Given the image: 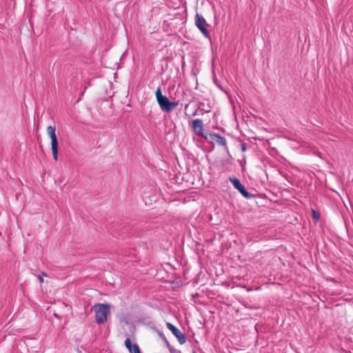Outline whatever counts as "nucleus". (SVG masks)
<instances>
[{
  "label": "nucleus",
  "mask_w": 353,
  "mask_h": 353,
  "mask_svg": "<svg viewBox=\"0 0 353 353\" xmlns=\"http://www.w3.org/2000/svg\"><path fill=\"white\" fill-rule=\"evenodd\" d=\"M95 312V319L98 324H103L107 321L108 314H109L108 305L97 303L94 306Z\"/></svg>",
  "instance_id": "obj_1"
},
{
  "label": "nucleus",
  "mask_w": 353,
  "mask_h": 353,
  "mask_svg": "<svg viewBox=\"0 0 353 353\" xmlns=\"http://www.w3.org/2000/svg\"><path fill=\"white\" fill-rule=\"evenodd\" d=\"M55 128L50 125L47 128V132L51 139V150L54 161L58 160V141L56 135Z\"/></svg>",
  "instance_id": "obj_2"
},
{
  "label": "nucleus",
  "mask_w": 353,
  "mask_h": 353,
  "mask_svg": "<svg viewBox=\"0 0 353 353\" xmlns=\"http://www.w3.org/2000/svg\"><path fill=\"white\" fill-rule=\"evenodd\" d=\"M192 128L196 135L203 137L205 139H208L209 133L204 132L203 121L201 119H196L193 120L192 122Z\"/></svg>",
  "instance_id": "obj_3"
},
{
  "label": "nucleus",
  "mask_w": 353,
  "mask_h": 353,
  "mask_svg": "<svg viewBox=\"0 0 353 353\" xmlns=\"http://www.w3.org/2000/svg\"><path fill=\"white\" fill-rule=\"evenodd\" d=\"M195 24L198 29L203 33L206 38H210V34L206 28L207 23L205 19L199 14H196Z\"/></svg>",
  "instance_id": "obj_4"
},
{
  "label": "nucleus",
  "mask_w": 353,
  "mask_h": 353,
  "mask_svg": "<svg viewBox=\"0 0 353 353\" xmlns=\"http://www.w3.org/2000/svg\"><path fill=\"white\" fill-rule=\"evenodd\" d=\"M157 101L161 108L167 112L171 111L177 105V103L170 102L168 97L164 95L159 99Z\"/></svg>",
  "instance_id": "obj_5"
},
{
  "label": "nucleus",
  "mask_w": 353,
  "mask_h": 353,
  "mask_svg": "<svg viewBox=\"0 0 353 353\" xmlns=\"http://www.w3.org/2000/svg\"><path fill=\"white\" fill-rule=\"evenodd\" d=\"M167 327L172 332V334L177 338L181 344H183L186 341L185 335L174 325L170 323H166Z\"/></svg>",
  "instance_id": "obj_6"
},
{
  "label": "nucleus",
  "mask_w": 353,
  "mask_h": 353,
  "mask_svg": "<svg viewBox=\"0 0 353 353\" xmlns=\"http://www.w3.org/2000/svg\"><path fill=\"white\" fill-rule=\"evenodd\" d=\"M230 181L233 184L234 188L237 189L245 198H250V193L245 190V187L241 184V183L238 179H230Z\"/></svg>",
  "instance_id": "obj_7"
},
{
  "label": "nucleus",
  "mask_w": 353,
  "mask_h": 353,
  "mask_svg": "<svg viewBox=\"0 0 353 353\" xmlns=\"http://www.w3.org/2000/svg\"><path fill=\"white\" fill-rule=\"evenodd\" d=\"M208 137H210L212 140L215 141L219 145L228 149L227 141L225 137L216 133H209Z\"/></svg>",
  "instance_id": "obj_8"
},
{
  "label": "nucleus",
  "mask_w": 353,
  "mask_h": 353,
  "mask_svg": "<svg viewBox=\"0 0 353 353\" xmlns=\"http://www.w3.org/2000/svg\"><path fill=\"white\" fill-rule=\"evenodd\" d=\"M125 345L126 347L128 349V350L130 351V352L134 353V350H133L134 345H132L130 339H129V338L126 339V340L125 341Z\"/></svg>",
  "instance_id": "obj_9"
},
{
  "label": "nucleus",
  "mask_w": 353,
  "mask_h": 353,
  "mask_svg": "<svg viewBox=\"0 0 353 353\" xmlns=\"http://www.w3.org/2000/svg\"><path fill=\"white\" fill-rule=\"evenodd\" d=\"M159 335L163 339V341L166 343V345L169 347L170 350L172 351V347L170 345V343H169L168 341L167 340L165 336L163 333H161V332H160L159 334Z\"/></svg>",
  "instance_id": "obj_10"
},
{
  "label": "nucleus",
  "mask_w": 353,
  "mask_h": 353,
  "mask_svg": "<svg viewBox=\"0 0 353 353\" xmlns=\"http://www.w3.org/2000/svg\"><path fill=\"white\" fill-rule=\"evenodd\" d=\"M156 97H157V100H158L159 99H160L161 97H162L163 95L161 93V90L160 88H159L157 90H156Z\"/></svg>",
  "instance_id": "obj_11"
},
{
  "label": "nucleus",
  "mask_w": 353,
  "mask_h": 353,
  "mask_svg": "<svg viewBox=\"0 0 353 353\" xmlns=\"http://www.w3.org/2000/svg\"><path fill=\"white\" fill-rule=\"evenodd\" d=\"M42 276H47V274L45 273V272H41V274H39L38 275V279L40 281L41 283H43L44 280H43V278Z\"/></svg>",
  "instance_id": "obj_12"
},
{
  "label": "nucleus",
  "mask_w": 353,
  "mask_h": 353,
  "mask_svg": "<svg viewBox=\"0 0 353 353\" xmlns=\"http://www.w3.org/2000/svg\"><path fill=\"white\" fill-rule=\"evenodd\" d=\"M312 216L316 221L319 219V214L315 210H312Z\"/></svg>",
  "instance_id": "obj_13"
},
{
  "label": "nucleus",
  "mask_w": 353,
  "mask_h": 353,
  "mask_svg": "<svg viewBox=\"0 0 353 353\" xmlns=\"http://www.w3.org/2000/svg\"><path fill=\"white\" fill-rule=\"evenodd\" d=\"M133 350H134V353H141L140 349L137 344H134Z\"/></svg>",
  "instance_id": "obj_14"
},
{
  "label": "nucleus",
  "mask_w": 353,
  "mask_h": 353,
  "mask_svg": "<svg viewBox=\"0 0 353 353\" xmlns=\"http://www.w3.org/2000/svg\"><path fill=\"white\" fill-rule=\"evenodd\" d=\"M246 149H247V148H246L245 144V143H243V144L241 145V150H242L243 152H245V151L246 150Z\"/></svg>",
  "instance_id": "obj_15"
},
{
  "label": "nucleus",
  "mask_w": 353,
  "mask_h": 353,
  "mask_svg": "<svg viewBox=\"0 0 353 353\" xmlns=\"http://www.w3.org/2000/svg\"><path fill=\"white\" fill-rule=\"evenodd\" d=\"M196 114V112H194L192 115L195 116Z\"/></svg>",
  "instance_id": "obj_16"
}]
</instances>
